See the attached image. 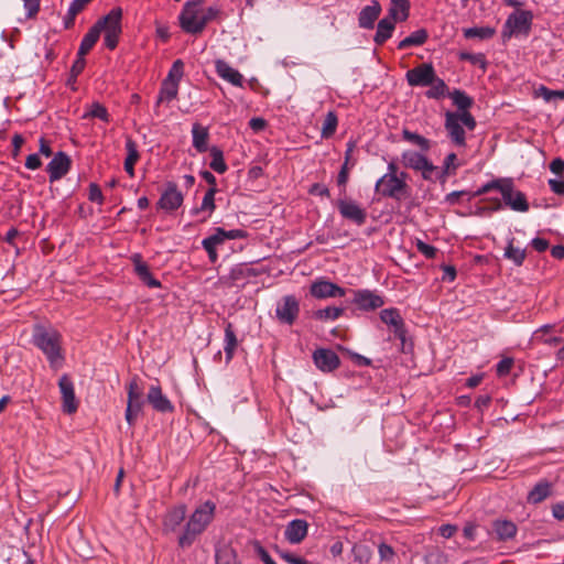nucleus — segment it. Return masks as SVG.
I'll list each match as a JSON object with an SVG mask.
<instances>
[{
	"instance_id": "obj_64",
	"label": "nucleus",
	"mask_w": 564,
	"mask_h": 564,
	"mask_svg": "<svg viewBox=\"0 0 564 564\" xmlns=\"http://www.w3.org/2000/svg\"><path fill=\"white\" fill-rule=\"evenodd\" d=\"M549 186L553 193L557 195L564 194V181L562 178L549 180Z\"/></svg>"
},
{
	"instance_id": "obj_18",
	"label": "nucleus",
	"mask_w": 564,
	"mask_h": 564,
	"mask_svg": "<svg viewBox=\"0 0 564 564\" xmlns=\"http://www.w3.org/2000/svg\"><path fill=\"white\" fill-rule=\"evenodd\" d=\"M398 20L399 15L397 9L390 8L389 17L381 19L378 23L377 32L373 37V41L377 45H382L388 39L391 37L395 28V21Z\"/></svg>"
},
{
	"instance_id": "obj_16",
	"label": "nucleus",
	"mask_w": 564,
	"mask_h": 564,
	"mask_svg": "<svg viewBox=\"0 0 564 564\" xmlns=\"http://www.w3.org/2000/svg\"><path fill=\"white\" fill-rule=\"evenodd\" d=\"M199 10L183 7L180 13V24L183 31L198 34L204 30V21L200 20Z\"/></svg>"
},
{
	"instance_id": "obj_8",
	"label": "nucleus",
	"mask_w": 564,
	"mask_h": 564,
	"mask_svg": "<svg viewBox=\"0 0 564 564\" xmlns=\"http://www.w3.org/2000/svg\"><path fill=\"white\" fill-rule=\"evenodd\" d=\"M300 314V302L295 295L289 294L276 303L275 317L284 325H293Z\"/></svg>"
},
{
	"instance_id": "obj_20",
	"label": "nucleus",
	"mask_w": 564,
	"mask_h": 564,
	"mask_svg": "<svg viewBox=\"0 0 564 564\" xmlns=\"http://www.w3.org/2000/svg\"><path fill=\"white\" fill-rule=\"evenodd\" d=\"M147 400L158 412L172 413L174 411L173 403L167 399L165 394H163L160 384H153L150 387Z\"/></svg>"
},
{
	"instance_id": "obj_47",
	"label": "nucleus",
	"mask_w": 564,
	"mask_h": 564,
	"mask_svg": "<svg viewBox=\"0 0 564 564\" xmlns=\"http://www.w3.org/2000/svg\"><path fill=\"white\" fill-rule=\"evenodd\" d=\"M337 123L338 119L336 113L334 111H328L323 122L322 135L325 138L333 135L336 131Z\"/></svg>"
},
{
	"instance_id": "obj_61",
	"label": "nucleus",
	"mask_w": 564,
	"mask_h": 564,
	"mask_svg": "<svg viewBox=\"0 0 564 564\" xmlns=\"http://www.w3.org/2000/svg\"><path fill=\"white\" fill-rule=\"evenodd\" d=\"M540 91L545 101H551L555 98L564 99V90H551L544 86H541Z\"/></svg>"
},
{
	"instance_id": "obj_21",
	"label": "nucleus",
	"mask_w": 564,
	"mask_h": 564,
	"mask_svg": "<svg viewBox=\"0 0 564 564\" xmlns=\"http://www.w3.org/2000/svg\"><path fill=\"white\" fill-rule=\"evenodd\" d=\"M381 321L391 326L392 330L401 341L405 340L406 329L404 322L397 308H384L380 312Z\"/></svg>"
},
{
	"instance_id": "obj_48",
	"label": "nucleus",
	"mask_w": 564,
	"mask_h": 564,
	"mask_svg": "<svg viewBox=\"0 0 564 564\" xmlns=\"http://www.w3.org/2000/svg\"><path fill=\"white\" fill-rule=\"evenodd\" d=\"M344 313V310L341 307L337 306H327L323 310H318L315 312V317L321 321H335L337 319L341 314Z\"/></svg>"
},
{
	"instance_id": "obj_4",
	"label": "nucleus",
	"mask_w": 564,
	"mask_h": 564,
	"mask_svg": "<svg viewBox=\"0 0 564 564\" xmlns=\"http://www.w3.org/2000/svg\"><path fill=\"white\" fill-rule=\"evenodd\" d=\"M465 126L468 130H474L476 127V120L470 112H453L447 111L445 113L444 127L448 133V137L457 147L466 145Z\"/></svg>"
},
{
	"instance_id": "obj_56",
	"label": "nucleus",
	"mask_w": 564,
	"mask_h": 564,
	"mask_svg": "<svg viewBox=\"0 0 564 564\" xmlns=\"http://www.w3.org/2000/svg\"><path fill=\"white\" fill-rule=\"evenodd\" d=\"M416 249L420 253H422L426 259H434L437 253V249L434 246H431L422 240H417Z\"/></svg>"
},
{
	"instance_id": "obj_23",
	"label": "nucleus",
	"mask_w": 564,
	"mask_h": 564,
	"mask_svg": "<svg viewBox=\"0 0 564 564\" xmlns=\"http://www.w3.org/2000/svg\"><path fill=\"white\" fill-rule=\"evenodd\" d=\"M131 261L133 263L134 273L148 288H161V282L150 272L149 265L143 261L140 253L132 254Z\"/></svg>"
},
{
	"instance_id": "obj_27",
	"label": "nucleus",
	"mask_w": 564,
	"mask_h": 564,
	"mask_svg": "<svg viewBox=\"0 0 564 564\" xmlns=\"http://www.w3.org/2000/svg\"><path fill=\"white\" fill-rule=\"evenodd\" d=\"M381 13V6L377 0L361 9L358 17V24L362 29H373L376 20Z\"/></svg>"
},
{
	"instance_id": "obj_62",
	"label": "nucleus",
	"mask_w": 564,
	"mask_h": 564,
	"mask_svg": "<svg viewBox=\"0 0 564 564\" xmlns=\"http://www.w3.org/2000/svg\"><path fill=\"white\" fill-rule=\"evenodd\" d=\"M88 198H89V200L96 202L98 204L102 203L104 196H102L100 187L97 184L91 183L89 185Z\"/></svg>"
},
{
	"instance_id": "obj_42",
	"label": "nucleus",
	"mask_w": 564,
	"mask_h": 564,
	"mask_svg": "<svg viewBox=\"0 0 564 564\" xmlns=\"http://www.w3.org/2000/svg\"><path fill=\"white\" fill-rule=\"evenodd\" d=\"M403 140L419 147L422 151H429L431 148L430 140L424 138L423 135L412 132L408 129L402 130Z\"/></svg>"
},
{
	"instance_id": "obj_28",
	"label": "nucleus",
	"mask_w": 564,
	"mask_h": 564,
	"mask_svg": "<svg viewBox=\"0 0 564 564\" xmlns=\"http://www.w3.org/2000/svg\"><path fill=\"white\" fill-rule=\"evenodd\" d=\"M552 492V484L547 480H540L529 491L527 500L529 503L538 505L545 500Z\"/></svg>"
},
{
	"instance_id": "obj_15",
	"label": "nucleus",
	"mask_w": 564,
	"mask_h": 564,
	"mask_svg": "<svg viewBox=\"0 0 564 564\" xmlns=\"http://www.w3.org/2000/svg\"><path fill=\"white\" fill-rule=\"evenodd\" d=\"M310 293L315 299L343 297L345 289L328 280L319 279L311 284Z\"/></svg>"
},
{
	"instance_id": "obj_38",
	"label": "nucleus",
	"mask_w": 564,
	"mask_h": 564,
	"mask_svg": "<svg viewBox=\"0 0 564 564\" xmlns=\"http://www.w3.org/2000/svg\"><path fill=\"white\" fill-rule=\"evenodd\" d=\"M503 256L506 259L510 260L516 265L520 267L523 264L527 254H525V250L521 249L519 247H516L513 245V239H511L505 249Z\"/></svg>"
},
{
	"instance_id": "obj_40",
	"label": "nucleus",
	"mask_w": 564,
	"mask_h": 564,
	"mask_svg": "<svg viewBox=\"0 0 564 564\" xmlns=\"http://www.w3.org/2000/svg\"><path fill=\"white\" fill-rule=\"evenodd\" d=\"M83 118L84 119L97 118L106 123H108L110 121V115H109L107 108L97 101L93 102L88 107L87 111L83 115Z\"/></svg>"
},
{
	"instance_id": "obj_41",
	"label": "nucleus",
	"mask_w": 564,
	"mask_h": 564,
	"mask_svg": "<svg viewBox=\"0 0 564 564\" xmlns=\"http://www.w3.org/2000/svg\"><path fill=\"white\" fill-rule=\"evenodd\" d=\"M496 34V29L491 26H475L464 30V36L466 39H479L488 40Z\"/></svg>"
},
{
	"instance_id": "obj_54",
	"label": "nucleus",
	"mask_w": 564,
	"mask_h": 564,
	"mask_svg": "<svg viewBox=\"0 0 564 564\" xmlns=\"http://www.w3.org/2000/svg\"><path fill=\"white\" fill-rule=\"evenodd\" d=\"M28 19H33L37 15L42 0H22Z\"/></svg>"
},
{
	"instance_id": "obj_57",
	"label": "nucleus",
	"mask_w": 564,
	"mask_h": 564,
	"mask_svg": "<svg viewBox=\"0 0 564 564\" xmlns=\"http://www.w3.org/2000/svg\"><path fill=\"white\" fill-rule=\"evenodd\" d=\"M459 58L462 61H468L475 65H479L482 68L486 67V59H485L484 54H480V53L473 54V53L463 52L459 54Z\"/></svg>"
},
{
	"instance_id": "obj_19",
	"label": "nucleus",
	"mask_w": 564,
	"mask_h": 564,
	"mask_svg": "<svg viewBox=\"0 0 564 564\" xmlns=\"http://www.w3.org/2000/svg\"><path fill=\"white\" fill-rule=\"evenodd\" d=\"M352 302L362 311L377 310L384 304L382 296L370 290L355 291Z\"/></svg>"
},
{
	"instance_id": "obj_43",
	"label": "nucleus",
	"mask_w": 564,
	"mask_h": 564,
	"mask_svg": "<svg viewBox=\"0 0 564 564\" xmlns=\"http://www.w3.org/2000/svg\"><path fill=\"white\" fill-rule=\"evenodd\" d=\"M210 156H212V161L209 164L210 169H213L215 172H217L219 174L225 173L227 171L228 166L225 162L223 151L217 147H213V148H210Z\"/></svg>"
},
{
	"instance_id": "obj_55",
	"label": "nucleus",
	"mask_w": 564,
	"mask_h": 564,
	"mask_svg": "<svg viewBox=\"0 0 564 564\" xmlns=\"http://www.w3.org/2000/svg\"><path fill=\"white\" fill-rule=\"evenodd\" d=\"M392 4L398 11L399 21H405L409 17V0H392Z\"/></svg>"
},
{
	"instance_id": "obj_32",
	"label": "nucleus",
	"mask_w": 564,
	"mask_h": 564,
	"mask_svg": "<svg viewBox=\"0 0 564 564\" xmlns=\"http://www.w3.org/2000/svg\"><path fill=\"white\" fill-rule=\"evenodd\" d=\"M237 346L238 339L234 329V325L231 323H227L225 326L224 337V351L226 355V362H229L232 359Z\"/></svg>"
},
{
	"instance_id": "obj_17",
	"label": "nucleus",
	"mask_w": 564,
	"mask_h": 564,
	"mask_svg": "<svg viewBox=\"0 0 564 564\" xmlns=\"http://www.w3.org/2000/svg\"><path fill=\"white\" fill-rule=\"evenodd\" d=\"M313 361L315 366L323 372H332L336 370L340 360L337 354L330 349L319 348L313 352Z\"/></svg>"
},
{
	"instance_id": "obj_11",
	"label": "nucleus",
	"mask_w": 564,
	"mask_h": 564,
	"mask_svg": "<svg viewBox=\"0 0 564 564\" xmlns=\"http://www.w3.org/2000/svg\"><path fill=\"white\" fill-rule=\"evenodd\" d=\"M58 388L62 395V410L64 413L73 414L78 409V401L75 397L74 382L66 373L58 380Z\"/></svg>"
},
{
	"instance_id": "obj_31",
	"label": "nucleus",
	"mask_w": 564,
	"mask_h": 564,
	"mask_svg": "<svg viewBox=\"0 0 564 564\" xmlns=\"http://www.w3.org/2000/svg\"><path fill=\"white\" fill-rule=\"evenodd\" d=\"M126 150H127V158L123 163L124 171L131 177H133L134 176V164L138 162L140 155H139L137 142L130 137H128L126 139Z\"/></svg>"
},
{
	"instance_id": "obj_60",
	"label": "nucleus",
	"mask_w": 564,
	"mask_h": 564,
	"mask_svg": "<svg viewBox=\"0 0 564 564\" xmlns=\"http://www.w3.org/2000/svg\"><path fill=\"white\" fill-rule=\"evenodd\" d=\"M378 553L381 562H391L394 557L393 549L386 543L379 544Z\"/></svg>"
},
{
	"instance_id": "obj_51",
	"label": "nucleus",
	"mask_w": 564,
	"mask_h": 564,
	"mask_svg": "<svg viewBox=\"0 0 564 564\" xmlns=\"http://www.w3.org/2000/svg\"><path fill=\"white\" fill-rule=\"evenodd\" d=\"M183 75H184V63L182 59H176L173 62L172 67L170 68V72L165 79L175 80V83L180 84V80L182 79Z\"/></svg>"
},
{
	"instance_id": "obj_5",
	"label": "nucleus",
	"mask_w": 564,
	"mask_h": 564,
	"mask_svg": "<svg viewBox=\"0 0 564 564\" xmlns=\"http://www.w3.org/2000/svg\"><path fill=\"white\" fill-rule=\"evenodd\" d=\"M122 9L117 7L110 10L102 19H100L94 28L98 29V36L104 31V43L108 50H115L118 45L121 26Z\"/></svg>"
},
{
	"instance_id": "obj_39",
	"label": "nucleus",
	"mask_w": 564,
	"mask_h": 564,
	"mask_svg": "<svg viewBox=\"0 0 564 564\" xmlns=\"http://www.w3.org/2000/svg\"><path fill=\"white\" fill-rule=\"evenodd\" d=\"M98 39V29L91 26L89 31L84 35L77 55L85 56L94 47Z\"/></svg>"
},
{
	"instance_id": "obj_50",
	"label": "nucleus",
	"mask_w": 564,
	"mask_h": 564,
	"mask_svg": "<svg viewBox=\"0 0 564 564\" xmlns=\"http://www.w3.org/2000/svg\"><path fill=\"white\" fill-rule=\"evenodd\" d=\"M456 160L457 155L453 152L446 155L440 178H445L447 175L455 173L456 169L458 167Z\"/></svg>"
},
{
	"instance_id": "obj_26",
	"label": "nucleus",
	"mask_w": 564,
	"mask_h": 564,
	"mask_svg": "<svg viewBox=\"0 0 564 564\" xmlns=\"http://www.w3.org/2000/svg\"><path fill=\"white\" fill-rule=\"evenodd\" d=\"M246 237L247 232L242 229L225 230L224 228L217 227L215 228V232L205 239L217 249L219 246L224 245L226 240L243 239Z\"/></svg>"
},
{
	"instance_id": "obj_14",
	"label": "nucleus",
	"mask_w": 564,
	"mask_h": 564,
	"mask_svg": "<svg viewBox=\"0 0 564 564\" xmlns=\"http://www.w3.org/2000/svg\"><path fill=\"white\" fill-rule=\"evenodd\" d=\"M184 196L174 182H167L158 202L159 208L165 212L176 210L182 206Z\"/></svg>"
},
{
	"instance_id": "obj_33",
	"label": "nucleus",
	"mask_w": 564,
	"mask_h": 564,
	"mask_svg": "<svg viewBox=\"0 0 564 564\" xmlns=\"http://www.w3.org/2000/svg\"><path fill=\"white\" fill-rule=\"evenodd\" d=\"M178 84L175 80L164 79L162 82L160 93L158 96L156 105L161 102H171L177 97Z\"/></svg>"
},
{
	"instance_id": "obj_59",
	"label": "nucleus",
	"mask_w": 564,
	"mask_h": 564,
	"mask_svg": "<svg viewBox=\"0 0 564 564\" xmlns=\"http://www.w3.org/2000/svg\"><path fill=\"white\" fill-rule=\"evenodd\" d=\"M437 171V167L426 158L420 167L419 172H421L422 177L426 181L433 180V173Z\"/></svg>"
},
{
	"instance_id": "obj_9",
	"label": "nucleus",
	"mask_w": 564,
	"mask_h": 564,
	"mask_svg": "<svg viewBox=\"0 0 564 564\" xmlns=\"http://www.w3.org/2000/svg\"><path fill=\"white\" fill-rule=\"evenodd\" d=\"M187 516V508L184 503L171 507L163 517L164 533H181Z\"/></svg>"
},
{
	"instance_id": "obj_52",
	"label": "nucleus",
	"mask_w": 564,
	"mask_h": 564,
	"mask_svg": "<svg viewBox=\"0 0 564 564\" xmlns=\"http://www.w3.org/2000/svg\"><path fill=\"white\" fill-rule=\"evenodd\" d=\"M503 185H505V181H500V180H494L491 182H488V183L484 184L482 186H480L476 192L471 193V199L477 196L484 195V194L490 192L491 189H498L500 192V188Z\"/></svg>"
},
{
	"instance_id": "obj_49",
	"label": "nucleus",
	"mask_w": 564,
	"mask_h": 564,
	"mask_svg": "<svg viewBox=\"0 0 564 564\" xmlns=\"http://www.w3.org/2000/svg\"><path fill=\"white\" fill-rule=\"evenodd\" d=\"M217 564H237L234 551L229 547H223L216 552Z\"/></svg>"
},
{
	"instance_id": "obj_37",
	"label": "nucleus",
	"mask_w": 564,
	"mask_h": 564,
	"mask_svg": "<svg viewBox=\"0 0 564 564\" xmlns=\"http://www.w3.org/2000/svg\"><path fill=\"white\" fill-rule=\"evenodd\" d=\"M448 96L457 109L460 110L459 112H469L468 109L473 106L474 100L465 91L454 89L452 93H448Z\"/></svg>"
},
{
	"instance_id": "obj_25",
	"label": "nucleus",
	"mask_w": 564,
	"mask_h": 564,
	"mask_svg": "<svg viewBox=\"0 0 564 564\" xmlns=\"http://www.w3.org/2000/svg\"><path fill=\"white\" fill-rule=\"evenodd\" d=\"M308 524L305 520L295 519L288 523L284 536L291 544H299L307 535Z\"/></svg>"
},
{
	"instance_id": "obj_46",
	"label": "nucleus",
	"mask_w": 564,
	"mask_h": 564,
	"mask_svg": "<svg viewBox=\"0 0 564 564\" xmlns=\"http://www.w3.org/2000/svg\"><path fill=\"white\" fill-rule=\"evenodd\" d=\"M354 561L359 564H367L371 558V550L365 544H355L352 546Z\"/></svg>"
},
{
	"instance_id": "obj_12",
	"label": "nucleus",
	"mask_w": 564,
	"mask_h": 564,
	"mask_svg": "<svg viewBox=\"0 0 564 564\" xmlns=\"http://www.w3.org/2000/svg\"><path fill=\"white\" fill-rule=\"evenodd\" d=\"M337 208L340 216L357 226H362L367 220V210L351 199H338Z\"/></svg>"
},
{
	"instance_id": "obj_29",
	"label": "nucleus",
	"mask_w": 564,
	"mask_h": 564,
	"mask_svg": "<svg viewBox=\"0 0 564 564\" xmlns=\"http://www.w3.org/2000/svg\"><path fill=\"white\" fill-rule=\"evenodd\" d=\"M193 147L197 152L204 153L208 150L207 143L209 139V132L207 127H203L199 123H194L192 127Z\"/></svg>"
},
{
	"instance_id": "obj_34",
	"label": "nucleus",
	"mask_w": 564,
	"mask_h": 564,
	"mask_svg": "<svg viewBox=\"0 0 564 564\" xmlns=\"http://www.w3.org/2000/svg\"><path fill=\"white\" fill-rule=\"evenodd\" d=\"M216 192H217V188L209 187L203 197L200 206L192 209V214L197 215L199 213H207L204 220L207 219L208 217H210V215L214 213V210L216 208V205H215Z\"/></svg>"
},
{
	"instance_id": "obj_63",
	"label": "nucleus",
	"mask_w": 564,
	"mask_h": 564,
	"mask_svg": "<svg viewBox=\"0 0 564 564\" xmlns=\"http://www.w3.org/2000/svg\"><path fill=\"white\" fill-rule=\"evenodd\" d=\"M280 557L289 564H310L306 560L289 552H279Z\"/></svg>"
},
{
	"instance_id": "obj_24",
	"label": "nucleus",
	"mask_w": 564,
	"mask_h": 564,
	"mask_svg": "<svg viewBox=\"0 0 564 564\" xmlns=\"http://www.w3.org/2000/svg\"><path fill=\"white\" fill-rule=\"evenodd\" d=\"M215 69L217 75L234 86L242 87L243 76L236 68L231 67L224 59L215 61Z\"/></svg>"
},
{
	"instance_id": "obj_58",
	"label": "nucleus",
	"mask_w": 564,
	"mask_h": 564,
	"mask_svg": "<svg viewBox=\"0 0 564 564\" xmlns=\"http://www.w3.org/2000/svg\"><path fill=\"white\" fill-rule=\"evenodd\" d=\"M513 366V359L510 357L501 359L496 366V372L499 377H505L510 373Z\"/></svg>"
},
{
	"instance_id": "obj_53",
	"label": "nucleus",
	"mask_w": 564,
	"mask_h": 564,
	"mask_svg": "<svg viewBox=\"0 0 564 564\" xmlns=\"http://www.w3.org/2000/svg\"><path fill=\"white\" fill-rule=\"evenodd\" d=\"M462 197H466L468 202L471 200V192L468 191H454L445 196V203L448 205H457Z\"/></svg>"
},
{
	"instance_id": "obj_7",
	"label": "nucleus",
	"mask_w": 564,
	"mask_h": 564,
	"mask_svg": "<svg viewBox=\"0 0 564 564\" xmlns=\"http://www.w3.org/2000/svg\"><path fill=\"white\" fill-rule=\"evenodd\" d=\"M128 401L126 409V421L130 426L135 422V419L141 413L144 405L143 391L138 383V379L133 378L127 386Z\"/></svg>"
},
{
	"instance_id": "obj_3",
	"label": "nucleus",
	"mask_w": 564,
	"mask_h": 564,
	"mask_svg": "<svg viewBox=\"0 0 564 564\" xmlns=\"http://www.w3.org/2000/svg\"><path fill=\"white\" fill-rule=\"evenodd\" d=\"M32 341L46 356L52 368L58 369L62 367L64 361L61 347L62 336L57 330L36 325Z\"/></svg>"
},
{
	"instance_id": "obj_35",
	"label": "nucleus",
	"mask_w": 564,
	"mask_h": 564,
	"mask_svg": "<svg viewBox=\"0 0 564 564\" xmlns=\"http://www.w3.org/2000/svg\"><path fill=\"white\" fill-rule=\"evenodd\" d=\"M429 37L427 31L425 29H420L412 32L409 36L399 42L398 48L404 50L411 46H420L423 45Z\"/></svg>"
},
{
	"instance_id": "obj_45",
	"label": "nucleus",
	"mask_w": 564,
	"mask_h": 564,
	"mask_svg": "<svg viewBox=\"0 0 564 564\" xmlns=\"http://www.w3.org/2000/svg\"><path fill=\"white\" fill-rule=\"evenodd\" d=\"M447 89L445 82L436 76L434 82L431 83V88L426 90L425 96L430 99H440L447 94Z\"/></svg>"
},
{
	"instance_id": "obj_30",
	"label": "nucleus",
	"mask_w": 564,
	"mask_h": 564,
	"mask_svg": "<svg viewBox=\"0 0 564 564\" xmlns=\"http://www.w3.org/2000/svg\"><path fill=\"white\" fill-rule=\"evenodd\" d=\"M492 530L499 541H507L516 536L517 525L512 521L496 520L492 523Z\"/></svg>"
},
{
	"instance_id": "obj_36",
	"label": "nucleus",
	"mask_w": 564,
	"mask_h": 564,
	"mask_svg": "<svg viewBox=\"0 0 564 564\" xmlns=\"http://www.w3.org/2000/svg\"><path fill=\"white\" fill-rule=\"evenodd\" d=\"M425 160L426 156L416 151L409 150L401 154V162L403 166L414 171H419Z\"/></svg>"
},
{
	"instance_id": "obj_22",
	"label": "nucleus",
	"mask_w": 564,
	"mask_h": 564,
	"mask_svg": "<svg viewBox=\"0 0 564 564\" xmlns=\"http://www.w3.org/2000/svg\"><path fill=\"white\" fill-rule=\"evenodd\" d=\"M70 167V160L68 155L62 151L57 152L51 162L47 164L46 170L51 182L62 178Z\"/></svg>"
},
{
	"instance_id": "obj_10",
	"label": "nucleus",
	"mask_w": 564,
	"mask_h": 564,
	"mask_svg": "<svg viewBox=\"0 0 564 564\" xmlns=\"http://www.w3.org/2000/svg\"><path fill=\"white\" fill-rule=\"evenodd\" d=\"M502 199L512 210L525 213L529 210V203L525 195L514 189L511 180H505V185L500 188Z\"/></svg>"
},
{
	"instance_id": "obj_1",
	"label": "nucleus",
	"mask_w": 564,
	"mask_h": 564,
	"mask_svg": "<svg viewBox=\"0 0 564 564\" xmlns=\"http://www.w3.org/2000/svg\"><path fill=\"white\" fill-rule=\"evenodd\" d=\"M217 506L213 500H206L195 507L187 517L186 522L177 536L181 549L191 547L195 541L207 530L215 519Z\"/></svg>"
},
{
	"instance_id": "obj_2",
	"label": "nucleus",
	"mask_w": 564,
	"mask_h": 564,
	"mask_svg": "<svg viewBox=\"0 0 564 564\" xmlns=\"http://www.w3.org/2000/svg\"><path fill=\"white\" fill-rule=\"evenodd\" d=\"M409 174L400 171L394 160L387 165V172L377 180L375 192L382 197L397 202L404 200L411 196V187L408 184Z\"/></svg>"
},
{
	"instance_id": "obj_6",
	"label": "nucleus",
	"mask_w": 564,
	"mask_h": 564,
	"mask_svg": "<svg viewBox=\"0 0 564 564\" xmlns=\"http://www.w3.org/2000/svg\"><path fill=\"white\" fill-rule=\"evenodd\" d=\"M532 19V12L528 10H517L510 13L501 31L503 42L510 40L514 35H528L531 30Z\"/></svg>"
},
{
	"instance_id": "obj_13",
	"label": "nucleus",
	"mask_w": 564,
	"mask_h": 564,
	"mask_svg": "<svg viewBox=\"0 0 564 564\" xmlns=\"http://www.w3.org/2000/svg\"><path fill=\"white\" fill-rule=\"evenodd\" d=\"M406 80L410 86L425 87L430 86L436 77L435 69L432 64L423 63L406 72Z\"/></svg>"
},
{
	"instance_id": "obj_44",
	"label": "nucleus",
	"mask_w": 564,
	"mask_h": 564,
	"mask_svg": "<svg viewBox=\"0 0 564 564\" xmlns=\"http://www.w3.org/2000/svg\"><path fill=\"white\" fill-rule=\"evenodd\" d=\"M254 275L256 271L247 264H237L229 272V279L232 282H239Z\"/></svg>"
}]
</instances>
